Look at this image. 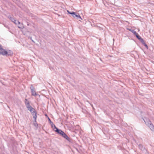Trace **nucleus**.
Wrapping results in <instances>:
<instances>
[{"mask_svg": "<svg viewBox=\"0 0 154 154\" xmlns=\"http://www.w3.org/2000/svg\"><path fill=\"white\" fill-rule=\"evenodd\" d=\"M67 12L68 14H71L73 17L74 18L76 17L77 19L79 20L80 21L81 20H82V18L79 15V14L76 13L73 11L70 12L68 10H67Z\"/></svg>", "mask_w": 154, "mask_h": 154, "instance_id": "1", "label": "nucleus"}, {"mask_svg": "<svg viewBox=\"0 0 154 154\" xmlns=\"http://www.w3.org/2000/svg\"><path fill=\"white\" fill-rule=\"evenodd\" d=\"M3 56H6L7 57L11 56L13 54V52L11 50L6 51L5 50L3 51V53H2Z\"/></svg>", "mask_w": 154, "mask_h": 154, "instance_id": "2", "label": "nucleus"}, {"mask_svg": "<svg viewBox=\"0 0 154 154\" xmlns=\"http://www.w3.org/2000/svg\"><path fill=\"white\" fill-rule=\"evenodd\" d=\"M139 149H140L142 152L144 154H146L147 153V150L146 149L142 144H140L138 145Z\"/></svg>", "mask_w": 154, "mask_h": 154, "instance_id": "3", "label": "nucleus"}, {"mask_svg": "<svg viewBox=\"0 0 154 154\" xmlns=\"http://www.w3.org/2000/svg\"><path fill=\"white\" fill-rule=\"evenodd\" d=\"M63 138L66 139L69 142H71V139H70L68 136L64 132L61 135Z\"/></svg>", "mask_w": 154, "mask_h": 154, "instance_id": "4", "label": "nucleus"}, {"mask_svg": "<svg viewBox=\"0 0 154 154\" xmlns=\"http://www.w3.org/2000/svg\"><path fill=\"white\" fill-rule=\"evenodd\" d=\"M30 89L32 95L35 96L37 95L38 94H36V93L35 91V88L32 85L30 87Z\"/></svg>", "mask_w": 154, "mask_h": 154, "instance_id": "5", "label": "nucleus"}, {"mask_svg": "<svg viewBox=\"0 0 154 154\" xmlns=\"http://www.w3.org/2000/svg\"><path fill=\"white\" fill-rule=\"evenodd\" d=\"M54 128L56 129V130L55 131L57 132L58 134H60V135L62 134L63 132L62 130H61L59 129H58L55 125H54Z\"/></svg>", "mask_w": 154, "mask_h": 154, "instance_id": "6", "label": "nucleus"}, {"mask_svg": "<svg viewBox=\"0 0 154 154\" xmlns=\"http://www.w3.org/2000/svg\"><path fill=\"white\" fill-rule=\"evenodd\" d=\"M28 110H29L31 114H32L33 112H35L36 110L33 108L31 106L28 107L27 108Z\"/></svg>", "mask_w": 154, "mask_h": 154, "instance_id": "7", "label": "nucleus"}, {"mask_svg": "<svg viewBox=\"0 0 154 154\" xmlns=\"http://www.w3.org/2000/svg\"><path fill=\"white\" fill-rule=\"evenodd\" d=\"M25 105L27 108L30 106H31L30 105L29 102V101L27 99H25Z\"/></svg>", "mask_w": 154, "mask_h": 154, "instance_id": "8", "label": "nucleus"}, {"mask_svg": "<svg viewBox=\"0 0 154 154\" xmlns=\"http://www.w3.org/2000/svg\"><path fill=\"white\" fill-rule=\"evenodd\" d=\"M33 116V118L34 119V121L36 122L37 116V112L35 111V112H33L32 114H31Z\"/></svg>", "mask_w": 154, "mask_h": 154, "instance_id": "9", "label": "nucleus"}, {"mask_svg": "<svg viewBox=\"0 0 154 154\" xmlns=\"http://www.w3.org/2000/svg\"><path fill=\"white\" fill-rule=\"evenodd\" d=\"M143 120L146 124L148 126L152 123L148 119H146V121L144 120V119Z\"/></svg>", "mask_w": 154, "mask_h": 154, "instance_id": "10", "label": "nucleus"}, {"mask_svg": "<svg viewBox=\"0 0 154 154\" xmlns=\"http://www.w3.org/2000/svg\"><path fill=\"white\" fill-rule=\"evenodd\" d=\"M134 35H135L136 36V37L140 40H140L143 41V39L142 38H141V37L136 32L135 34H134Z\"/></svg>", "mask_w": 154, "mask_h": 154, "instance_id": "11", "label": "nucleus"}, {"mask_svg": "<svg viewBox=\"0 0 154 154\" xmlns=\"http://www.w3.org/2000/svg\"><path fill=\"white\" fill-rule=\"evenodd\" d=\"M5 49H4L2 48V46L0 44V54L2 55V53H3V51H5Z\"/></svg>", "mask_w": 154, "mask_h": 154, "instance_id": "12", "label": "nucleus"}, {"mask_svg": "<svg viewBox=\"0 0 154 154\" xmlns=\"http://www.w3.org/2000/svg\"><path fill=\"white\" fill-rule=\"evenodd\" d=\"M8 17L9 19L14 23L15 22H15L16 20L14 18V17H12L10 15Z\"/></svg>", "mask_w": 154, "mask_h": 154, "instance_id": "13", "label": "nucleus"}, {"mask_svg": "<svg viewBox=\"0 0 154 154\" xmlns=\"http://www.w3.org/2000/svg\"><path fill=\"white\" fill-rule=\"evenodd\" d=\"M148 127L152 131L154 132V126L152 123H151L150 125H149L148 126Z\"/></svg>", "mask_w": 154, "mask_h": 154, "instance_id": "14", "label": "nucleus"}, {"mask_svg": "<svg viewBox=\"0 0 154 154\" xmlns=\"http://www.w3.org/2000/svg\"><path fill=\"white\" fill-rule=\"evenodd\" d=\"M48 122L51 124V127L52 128H53L54 127V125H55L51 121L50 119L48 117Z\"/></svg>", "mask_w": 154, "mask_h": 154, "instance_id": "15", "label": "nucleus"}, {"mask_svg": "<svg viewBox=\"0 0 154 154\" xmlns=\"http://www.w3.org/2000/svg\"><path fill=\"white\" fill-rule=\"evenodd\" d=\"M142 43L143 45L146 48L148 49V47L147 45H146V44L144 40L143 39V41H141V40H140V41Z\"/></svg>", "mask_w": 154, "mask_h": 154, "instance_id": "16", "label": "nucleus"}, {"mask_svg": "<svg viewBox=\"0 0 154 154\" xmlns=\"http://www.w3.org/2000/svg\"><path fill=\"white\" fill-rule=\"evenodd\" d=\"M128 29V30L129 31H131V32L133 33L134 34L136 33V32L133 29Z\"/></svg>", "mask_w": 154, "mask_h": 154, "instance_id": "17", "label": "nucleus"}, {"mask_svg": "<svg viewBox=\"0 0 154 154\" xmlns=\"http://www.w3.org/2000/svg\"><path fill=\"white\" fill-rule=\"evenodd\" d=\"M19 25L18 26V27L20 29H23V26L22 24L20 23V24H19Z\"/></svg>", "mask_w": 154, "mask_h": 154, "instance_id": "18", "label": "nucleus"}, {"mask_svg": "<svg viewBox=\"0 0 154 154\" xmlns=\"http://www.w3.org/2000/svg\"><path fill=\"white\" fill-rule=\"evenodd\" d=\"M14 23L16 25H17L18 24H20V22H19L18 21L16 20L15 21H15Z\"/></svg>", "mask_w": 154, "mask_h": 154, "instance_id": "19", "label": "nucleus"}, {"mask_svg": "<svg viewBox=\"0 0 154 154\" xmlns=\"http://www.w3.org/2000/svg\"><path fill=\"white\" fill-rule=\"evenodd\" d=\"M29 38H30V39L31 40H32V37H29Z\"/></svg>", "mask_w": 154, "mask_h": 154, "instance_id": "20", "label": "nucleus"}, {"mask_svg": "<svg viewBox=\"0 0 154 154\" xmlns=\"http://www.w3.org/2000/svg\"><path fill=\"white\" fill-rule=\"evenodd\" d=\"M45 116H47L48 117L47 114H46L45 115Z\"/></svg>", "mask_w": 154, "mask_h": 154, "instance_id": "21", "label": "nucleus"}, {"mask_svg": "<svg viewBox=\"0 0 154 154\" xmlns=\"http://www.w3.org/2000/svg\"><path fill=\"white\" fill-rule=\"evenodd\" d=\"M32 41L33 42H34V43L35 42H34L33 41V40H32Z\"/></svg>", "mask_w": 154, "mask_h": 154, "instance_id": "22", "label": "nucleus"}]
</instances>
